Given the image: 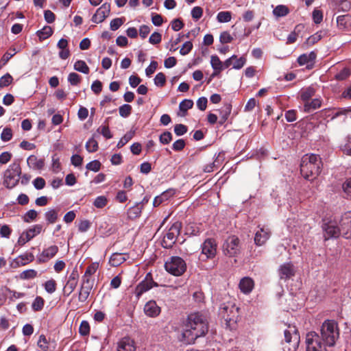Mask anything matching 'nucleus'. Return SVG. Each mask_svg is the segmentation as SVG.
I'll return each mask as SVG.
<instances>
[{
	"label": "nucleus",
	"mask_w": 351,
	"mask_h": 351,
	"mask_svg": "<svg viewBox=\"0 0 351 351\" xmlns=\"http://www.w3.org/2000/svg\"><path fill=\"white\" fill-rule=\"evenodd\" d=\"M144 312L146 315L156 317L160 313V307L154 300L147 302L144 306Z\"/></svg>",
	"instance_id": "4be33fe9"
},
{
	"label": "nucleus",
	"mask_w": 351,
	"mask_h": 351,
	"mask_svg": "<svg viewBox=\"0 0 351 351\" xmlns=\"http://www.w3.org/2000/svg\"><path fill=\"white\" fill-rule=\"evenodd\" d=\"M165 268L169 274L180 276L186 269L185 261L180 256H171L165 263Z\"/></svg>",
	"instance_id": "0eeeda50"
},
{
	"label": "nucleus",
	"mask_w": 351,
	"mask_h": 351,
	"mask_svg": "<svg viewBox=\"0 0 351 351\" xmlns=\"http://www.w3.org/2000/svg\"><path fill=\"white\" fill-rule=\"evenodd\" d=\"M300 98L304 102L309 101L315 95V89L312 86L302 88L300 90Z\"/></svg>",
	"instance_id": "c85d7f7f"
},
{
	"label": "nucleus",
	"mask_w": 351,
	"mask_h": 351,
	"mask_svg": "<svg viewBox=\"0 0 351 351\" xmlns=\"http://www.w3.org/2000/svg\"><path fill=\"white\" fill-rule=\"evenodd\" d=\"M125 18H116L110 21V27L112 31L117 30L124 23Z\"/></svg>",
	"instance_id": "a18cd8bd"
},
{
	"label": "nucleus",
	"mask_w": 351,
	"mask_h": 351,
	"mask_svg": "<svg viewBox=\"0 0 351 351\" xmlns=\"http://www.w3.org/2000/svg\"><path fill=\"white\" fill-rule=\"evenodd\" d=\"M90 289H88L87 287H80V291H79V296H78V300L80 302H85L89 295H90Z\"/></svg>",
	"instance_id": "09e8293b"
},
{
	"label": "nucleus",
	"mask_w": 351,
	"mask_h": 351,
	"mask_svg": "<svg viewBox=\"0 0 351 351\" xmlns=\"http://www.w3.org/2000/svg\"><path fill=\"white\" fill-rule=\"evenodd\" d=\"M38 346L43 351H47L49 348V343L44 335H41L39 337L38 341Z\"/></svg>",
	"instance_id": "052dcab7"
},
{
	"label": "nucleus",
	"mask_w": 351,
	"mask_h": 351,
	"mask_svg": "<svg viewBox=\"0 0 351 351\" xmlns=\"http://www.w3.org/2000/svg\"><path fill=\"white\" fill-rule=\"evenodd\" d=\"M82 81V77L76 73H71L68 75V82L72 86H77Z\"/></svg>",
	"instance_id": "a19ab883"
},
{
	"label": "nucleus",
	"mask_w": 351,
	"mask_h": 351,
	"mask_svg": "<svg viewBox=\"0 0 351 351\" xmlns=\"http://www.w3.org/2000/svg\"><path fill=\"white\" fill-rule=\"evenodd\" d=\"M58 250L59 248L56 245H51L44 249L43 252L37 256V263L38 264L47 263L56 255Z\"/></svg>",
	"instance_id": "dca6fc26"
},
{
	"label": "nucleus",
	"mask_w": 351,
	"mask_h": 351,
	"mask_svg": "<svg viewBox=\"0 0 351 351\" xmlns=\"http://www.w3.org/2000/svg\"><path fill=\"white\" fill-rule=\"evenodd\" d=\"M341 235L346 239H351V211L343 214L339 221Z\"/></svg>",
	"instance_id": "4468645a"
},
{
	"label": "nucleus",
	"mask_w": 351,
	"mask_h": 351,
	"mask_svg": "<svg viewBox=\"0 0 351 351\" xmlns=\"http://www.w3.org/2000/svg\"><path fill=\"white\" fill-rule=\"evenodd\" d=\"M233 37L228 32H223L219 36V40L222 44L230 43L232 41Z\"/></svg>",
	"instance_id": "13d9d810"
},
{
	"label": "nucleus",
	"mask_w": 351,
	"mask_h": 351,
	"mask_svg": "<svg viewBox=\"0 0 351 351\" xmlns=\"http://www.w3.org/2000/svg\"><path fill=\"white\" fill-rule=\"evenodd\" d=\"M157 286L158 284L153 280L152 274L149 273L146 275L145 280L136 286L135 289L136 295L139 298L145 292Z\"/></svg>",
	"instance_id": "ddd939ff"
},
{
	"label": "nucleus",
	"mask_w": 351,
	"mask_h": 351,
	"mask_svg": "<svg viewBox=\"0 0 351 351\" xmlns=\"http://www.w3.org/2000/svg\"><path fill=\"white\" fill-rule=\"evenodd\" d=\"M232 110V106L229 104H225L220 110V120L219 121V125H223L228 119Z\"/></svg>",
	"instance_id": "7c9ffc66"
},
{
	"label": "nucleus",
	"mask_w": 351,
	"mask_h": 351,
	"mask_svg": "<svg viewBox=\"0 0 351 351\" xmlns=\"http://www.w3.org/2000/svg\"><path fill=\"white\" fill-rule=\"evenodd\" d=\"M132 106L129 104H123L119 108L120 116L125 118L129 117L132 112Z\"/></svg>",
	"instance_id": "c03bdc74"
},
{
	"label": "nucleus",
	"mask_w": 351,
	"mask_h": 351,
	"mask_svg": "<svg viewBox=\"0 0 351 351\" xmlns=\"http://www.w3.org/2000/svg\"><path fill=\"white\" fill-rule=\"evenodd\" d=\"M129 258V254L124 253H114L110 258V263L113 267H117Z\"/></svg>",
	"instance_id": "a878e982"
},
{
	"label": "nucleus",
	"mask_w": 351,
	"mask_h": 351,
	"mask_svg": "<svg viewBox=\"0 0 351 351\" xmlns=\"http://www.w3.org/2000/svg\"><path fill=\"white\" fill-rule=\"evenodd\" d=\"M161 40L162 35L160 33L155 32L150 36L149 42L152 45H157L161 42Z\"/></svg>",
	"instance_id": "774afa93"
},
{
	"label": "nucleus",
	"mask_w": 351,
	"mask_h": 351,
	"mask_svg": "<svg viewBox=\"0 0 351 351\" xmlns=\"http://www.w3.org/2000/svg\"><path fill=\"white\" fill-rule=\"evenodd\" d=\"M98 148V143L94 138H90L86 143V149L88 152H95Z\"/></svg>",
	"instance_id": "ea45409f"
},
{
	"label": "nucleus",
	"mask_w": 351,
	"mask_h": 351,
	"mask_svg": "<svg viewBox=\"0 0 351 351\" xmlns=\"http://www.w3.org/2000/svg\"><path fill=\"white\" fill-rule=\"evenodd\" d=\"M193 106V101L191 99H184L180 103L179 108L180 110L184 112V114L187 112L188 110L192 108Z\"/></svg>",
	"instance_id": "58836bf2"
},
{
	"label": "nucleus",
	"mask_w": 351,
	"mask_h": 351,
	"mask_svg": "<svg viewBox=\"0 0 351 351\" xmlns=\"http://www.w3.org/2000/svg\"><path fill=\"white\" fill-rule=\"evenodd\" d=\"M21 160L16 159L10 165L3 173V185L8 189L15 187L20 180L21 175Z\"/></svg>",
	"instance_id": "39448f33"
},
{
	"label": "nucleus",
	"mask_w": 351,
	"mask_h": 351,
	"mask_svg": "<svg viewBox=\"0 0 351 351\" xmlns=\"http://www.w3.org/2000/svg\"><path fill=\"white\" fill-rule=\"evenodd\" d=\"M239 307L232 302L223 303L219 308V315L226 322L227 328L234 330L239 318Z\"/></svg>",
	"instance_id": "7ed1b4c3"
},
{
	"label": "nucleus",
	"mask_w": 351,
	"mask_h": 351,
	"mask_svg": "<svg viewBox=\"0 0 351 351\" xmlns=\"http://www.w3.org/2000/svg\"><path fill=\"white\" fill-rule=\"evenodd\" d=\"M12 138V130L10 128H5L1 134V138L3 141L7 142Z\"/></svg>",
	"instance_id": "4d7b16f0"
},
{
	"label": "nucleus",
	"mask_w": 351,
	"mask_h": 351,
	"mask_svg": "<svg viewBox=\"0 0 351 351\" xmlns=\"http://www.w3.org/2000/svg\"><path fill=\"white\" fill-rule=\"evenodd\" d=\"M223 250L226 255L232 257L239 252V239L234 236L229 237L223 245Z\"/></svg>",
	"instance_id": "f8f14e48"
},
{
	"label": "nucleus",
	"mask_w": 351,
	"mask_h": 351,
	"mask_svg": "<svg viewBox=\"0 0 351 351\" xmlns=\"http://www.w3.org/2000/svg\"><path fill=\"white\" fill-rule=\"evenodd\" d=\"M278 274L281 280H287L295 274L294 265L291 263H285L278 269Z\"/></svg>",
	"instance_id": "a211bd4d"
},
{
	"label": "nucleus",
	"mask_w": 351,
	"mask_h": 351,
	"mask_svg": "<svg viewBox=\"0 0 351 351\" xmlns=\"http://www.w3.org/2000/svg\"><path fill=\"white\" fill-rule=\"evenodd\" d=\"M305 342L306 351H327V346L322 343L320 337L314 331L306 335Z\"/></svg>",
	"instance_id": "1a4fd4ad"
},
{
	"label": "nucleus",
	"mask_w": 351,
	"mask_h": 351,
	"mask_svg": "<svg viewBox=\"0 0 351 351\" xmlns=\"http://www.w3.org/2000/svg\"><path fill=\"white\" fill-rule=\"evenodd\" d=\"M312 16L314 23L316 24H319L323 20L322 12L317 9L313 10Z\"/></svg>",
	"instance_id": "338daca9"
},
{
	"label": "nucleus",
	"mask_w": 351,
	"mask_h": 351,
	"mask_svg": "<svg viewBox=\"0 0 351 351\" xmlns=\"http://www.w3.org/2000/svg\"><path fill=\"white\" fill-rule=\"evenodd\" d=\"M284 351H296L300 343V337L295 326L289 325L284 331Z\"/></svg>",
	"instance_id": "423d86ee"
},
{
	"label": "nucleus",
	"mask_w": 351,
	"mask_h": 351,
	"mask_svg": "<svg viewBox=\"0 0 351 351\" xmlns=\"http://www.w3.org/2000/svg\"><path fill=\"white\" fill-rule=\"evenodd\" d=\"M143 210V206L141 204H136L134 206L130 207L127 212V215L129 219H135L138 218Z\"/></svg>",
	"instance_id": "cd10ccee"
},
{
	"label": "nucleus",
	"mask_w": 351,
	"mask_h": 351,
	"mask_svg": "<svg viewBox=\"0 0 351 351\" xmlns=\"http://www.w3.org/2000/svg\"><path fill=\"white\" fill-rule=\"evenodd\" d=\"M160 142L163 145L169 144L172 140V134L170 132L165 131L159 137Z\"/></svg>",
	"instance_id": "5fc2aeb1"
},
{
	"label": "nucleus",
	"mask_w": 351,
	"mask_h": 351,
	"mask_svg": "<svg viewBox=\"0 0 351 351\" xmlns=\"http://www.w3.org/2000/svg\"><path fill=\"white\" fill-rule=\"evenodd\" d=\"M322 106V99L319 98L313 99L308 101L304 104V110L305 112H309L311 110H316Z\"/></svg>",
	"instance_id": "c756f323"
},
{
	"label": "nucleus",
	"mask_w": 351,
	"mask_h": 351,
	"mask_svg": "<svg viewBox=\"0 0 351 351\" xmlns=\"http://www.w3.org/2000/svg\"><path fill=\"white\" fill-rule=\"evenodd\" d=\"M34 258V256L32 253L26 252L23 254L19 255L14 259L12 266L15 268L20 266H24L27 263L33 262Z\"/></svg>",
	"instance_id": "aec40b11"
},
{
	"label": "nucleus",
	"mask_w": 351,
	"mask_h": 351,
	"mask_svg": "<svg viewBox=\"0 0 351 351\" xmlns=\"http://www.w3.org/2000/svg\"><path fill=\"white\" fill-rule=\"evenodd\" d=\"M45 217L49 223H54L58 219V211L51 209L45 213Z\"/></svg>",
	"instance_id": "4c0bfd02"
},
{
	"label": "nucleus",
	"mask_w": 351,
	"mask_h": 351,
	"mask_svg": "<svg viewBox=\"0 0 351 351\" xmlns=\"http://www.w3.org/2000/svg\"><path fill=\"white\" fill-rule=\"evenodd\" d=\"M210 64L215 71L221 72L223 70V62L220 60L218 56H212L210 58Z\"/></svg>",
	"instance_id": "f704fd0d"
},
{
	"label": "nucleus",
	"mask_w": 351,
	"mask_h": 351,
	"mask_svg": "<svg viewBox=\"0 0 351 351\" xmlns=\"http://www.w3.org/2000/svg\"><path fill=\"white\" fill-rule=\"evenodd\" d=\"M239 287L242 293L247 294L252 291L254 287V282L251 278L244 277L240 280Z\"/></svg>",
	"instance_id": "b1692460"
},
{
	"label": "nucleus",
	"mask_w": 351,
	"mask_h": 351,
	"mask_svg": "<svg viewBox=\"0 0 351 351\" xmlns=\"http://www.w3.org/2000/svg\"><path fill=\"white\" fill-rule=\"evenodd\" d=\"M117 351H136V346L134 340L130 337L121 339L117 345Z\"/></svg>",
	"instance_id": "5701e85b"
},
{
	"label": "nucleus",
	"mask_w": 351,
	"mask_h": 351,
	"mask_svg": "<svg viewBox=\"0 0 351 351\" xmlns=\"http://www.w3.org/2000/svg\"><path fill=\"white\" fill-rule=\"evenodd\" d=\"M13 78L10 74L6 73L0 78V88L8 86L12 82Z\"/></svg>",
	"instance_id": "864d4df0"
},
{
	"label": "nucleus",
	"mask_w": 351,
	"mask_h": 351,
	"mask_svg": "<svg viewBox=\"0 0 351 351\" xmlns=\"http://www.w3.org/2000/svg\"><path fill=\"white\" fill-rule=\"evenodd\" d=\"M74 69L84 74H88L90 71L89 67L84 60L76 61L74 64Z\"/></svg>",
	"instance_id": "473e14b6"
},
{
	"label": "nucleus",
	"mask_w": 351,
	"mask_h": 351,
	"mask_svg": "<svg viewBox=\"0 0 351 351\" xmlns=\"http://www.w3.org/2000/svg\"><path fill=\"white\" fill-rule=\"evenodd\" d=\"M79 279V274L76 268H75L69 276V279L64 288V293L69 295L76 288Z\"/></svg>",
	"instance_id": "6ab92c4d"
},
{
	"label": "nucleus",
	"mask_w": 351,
	"mask_h": 351,
	"mask_svg": "<svg viewBox=\"0 0 351 351\" xmlns=\"http://www.w3.org/2000/svg\"><path fill=\"white\" fill-rule=\"evenodd\" d=\"M192 43L191 41H186L182 45L180 50V53L182 56L187 55L192 50Z\"/></svg>",
	"instance_id": "bf43d9fd"
},
{
	"label": "nucleus",
	"mask_w": 351,
	"mask_h": 351,
	"mask_svg": "<svg viewBox=\"0 0 351 351\" xmlns=\"http://www.w3.org/2000/svg\"><path fill=\"white\" fill-rule=\"evenodd\" d=\"M27 165L34 169H42L45 166V160L43 158H38L34 155H31L27 160Z\"/></svg>",
	"instance_id": "393cba45"
},
{
	"label": "nucleus",
	"mask_w": 351,
	"mask_h": 351,
	"mask_svg": "<svg viewBox=\"0 0 351 351\" xmlns=\"http://www.w3.org/2000/svg\"><path fill=\"white\" fill-rule=\"evenodd\" d=\"M217 21L220 23H227L231 20V13L230 12H220L217 16Z\"/></svg>",
	"instance_id": "8fccbe9b"
},
{
	"label": "nucleus",
	"mask_w": 351,
	"mask_h": 351,
	"mask_svg": "<svg viewBox=\"0 0 351 351\" xmlns=\"http://www.w3.org/2000/svg\"><path fill=\"white\" fill-rule=\"evenodd\" d=\"M110 12V4L108 3L102 4L93 16L92 21L95 23L103 22L108 16Z\"/></svg>",
	"instance_id": "f3484780"
},
{
	"label": "nucleus",
	"mask_w": 351,
	"mask_h": 351,
	"mask_svg": "<svg viewBox=\"0 0 351 351\" xmlns=\"http://www.w3.org/2000/svg\"><path fill=\"white\" fill-rule=\"evenodd\" d=\"M202 253L206 258H213L217 253V243L213 239H207L202 245Z\"/></svg>",
	"instance_id": "2eb2a0df"
},
{
	"label": "nucleus",
	"mask_w": 351,
	"mask_h": 351,
	"mask_svg": "<svg viewBox=\"0 0 351 351\" xmlns=\"http://www.w3.org/2000/svg\"><path fill=\"white\" fill-rule=\"evenodd\" d=\"M38 213L36 210L32 209L28 210L23 217V219L25 223H29L36 219Z\"/></svg>",
	"instance_id": "79ce46f5"
},
{
	"label": "nucleus",
	"mask_w": 351,
	"mask_h": 351,
	"mask_svg": "<svg viewBox=\"0 0 351 351\" xmlns=\"http://www.w3.org/2000/svg\"><path fill=\"white\" fill-rule=\"evenodd\" d=\"M80 333L83 335H87L90 332V326L88 322L82 321L79 328Z\"/></svg>",
	"instance_id": "0e129e2a"
},
{
	"label": "nucleus",
	"mask_w": 351,
	"mask_h": 351,
	"mask_svg": "<svg viewBox=\"0 0 351 351\" xmlns=\"http://www.w3.org/2000/svg\"><path fill=\"white\" fill-rule=\"evenodd\" d=\"M187 127L183 124H176L174 126V132L177 136H182L187 132Z\"/></svg>",
	"instance_id": "680f3d73"
},
{
	"label": "nucleus",
	"mask_w": 351,
	"mask_h": 351,
	"mask_svg": "<svg viewBox=\"0 0 351 351\" xmlns=\"http://www.w3.org/2000/svg\"><path fill=\"white\" fill-rule=\"evenodd\" d=\"M107 203H108L107 198L104 195H101V196L97 197L95 199V201L93 202V205L97 208H103L104 207H105L106 206Z\"/></svg>",
	"instance_id": "de8ad7c7"
},
{
	"label": "nucleus",
	"mask_w": 351,
	"mask_h": 351,
	"mask_svg": "<svg viewBox=\"0 0 351 351\" xmlns=\"http://www.w3.org/2000/svg\"><path fill=\"white\" fill-rule=\"evenodd\" d=\"M339 330L334 320H326L321 327V339L327 346H333L339 338Z\"/></svg>",
	"instance_id": "20e7f679"
},
{
	"label": "nucleus",
	"mask_w": 351,
	"mask_h": 351,
	"mask_svg": "<svg viewBox=\"0 0 351 351\" xmlns=\"http://www.w3.org/2000/svg\"><path fill=\"white\" fill-rule=\"evenodd\" d=\"M270 234L271 232L269 229L265 228L263 227L261 228L260 230L255 233V244L258 246H261L264 245L270 237Z\"/></svg>",
	"instance_id": "412c9836"
},
{
	"label": "nucleus",
	"mask_w": 351,
	"mask_h": 351,
	"mask_svg": "<svg viewBox=\"0 0 351 351\" xmlns=\"http://www.w3.org/2000/svg\"><path fill=\"white\" fill-rule=\"evenodd\" d=\"M37 36L40 40H45L50 37L53 34V29L50 26H45L40 30L37 32Z\"/></svg>",
	"instance_id": "2f4dec72"
},
{
	"label": "nucleus",
	"mask_w": 351,
	"mask_h": 351,
	"mask_svg": "<svg viewBox=\"0 0 351 351\" xmlns=\"http://www.w3.org/2000/svg\"><path fill=\"white\" fill-rule=\"evenodd\" d=\"M316 56L317 55L314 51H311L308 54L304 53L298 57V62L300 65H304L309 62L313 64L316 59Z\"/></svg>",
	"instance_id": "bb28decb"
},
{
	"label": "nucleus",
	"mask_w": 351,
	"mask_h": 351,
	"mask_svg": "<svg viewBox=\"0 0 351 351\" xmlns=\"http://www.w3.org/2000/svg\"><path fill=\"white\" fill-rule=\"evenodd\" d=\"M166 83V77L163 73H158L154 78V84L156 86L162 87Z\"/></svg>",
	"instance_id": "3c124183"
},
{
	"label": "nucleus",
	"mask_w": 351,
	"mask_h": 351,
	"mask_svg": "<svg viewBox=\"0 0 351 351\" xmlns=\"http://www.w3.org/2000/svg\"><path fill=\"white\" fill-rule=\"evenodd\" d=\"M322 163L317 154H305L301 159L300 173L306 180H313L321 172Z\"/></svg>",
	"instance_id": "f03ea898"
},
{
	"label": "nucleus",
	"mask_w": 351,
	"mask_h": 351,
	"mask_svg": "<svg viewBox=\"0 0 351 351\" xmlns=\"http://www.w3.org/2000/svg\"><path fill=\"white\" fill-rule=\"evenodd\" d=\"M289 12L288 8L283 5H277L273 10L274 14L278 17L286 16Z\"/></svg>",
	"instance_id": "c9c22d12"
},
{
	"label": "nucleus",
	"mask_w": 351,
	"mask_h": 351,
	"mask_svg": "<svg viewBox=\"0 0 351 351\" xmlns=\"http://www.w3.org/2000/svg\"><path fill=\"white\" fill-rule=\"evenodd\" d=\"M37 271L34 269H27L20 274V278L24 280L32 279L37 276Z\"/></svg>",
	"instance_id": "49530a36"
},
{
	"label": "nucleus",
	"mask_w": 351,
	"mask_h": 351,
	"mask_svg": "<svg viewBox=\"0 0 351 351\" xmlns=\"http://www.w3.org/2000/svg\"><path fill=\"white\" fill-rule=\"evenodd\" d=\"M203 14V10L201 7L195 6L191 10V16L195 21L199 20Z\"/></svg>",
	"instance_id": "e2e57ef3"
},
{
	"label": "nucleus",
	"mask_w": 351,
	"mask_h": 351,
	"mask_svg": "<svg viewBox=\"0 0 351 351\" xmlns=\"http://www.w3.org/2000/svg\"><path fill=\"white\" fill-rule=\"evenodd\" d=\"M208 331V322L206 317L197 312L188 315L185 329L182 332V341L186 344H192Z\"/></svg>",
	"instance_id": "f257e3e1"
},
{
	"label": "nucleus",
	"mask_w": 351,
	"mask_h": 351,
	"mask_svg": "<svg viewBox=\"0 0 351 351\" xmlns=\"http://www.w3.org/2000/svg\"><path fill=\"white\" fill-rule=\"evenodd\" d=\"M182 224L179 221L173 223L165 234L162 246L164 248L170 249L176 243L177 237L180 233Z\"/></svg>",
	"instance_id": "6e6552de"
},
{
	"label": "nucleus",
	"mask_w": 351,
	"mask_h": 351,
	"mask_svg": "<svg viewBox=\"0 0 351 351\" xmlns=\"http://www.w3.org/2000/svg\"><path fill=\"white\" fill-rule=\"evenodd\" d=\"M101 166V162L97 160H93V161L88 162L86 165V168L88 170L97 172L100 170Z\"/></svg>",
	"instance_id": "603ef678"
},
{
	"label": "nucleus",
	"mask_w": 351,
	"mask_h": 351,
	"mask_svg": "<svg viewBox=\"0 0 351 351\" xmlns=\"http://www.w3.org/2000/svg\"><path fill=\"white\" fill-rule=\"evenodd\" d=\"M45 300L40 296H37L32 304V308L34 311H40L43 308Z\"/></svg>",
	"instance_id": "e433bc0d"
},
{
	"label": "nucleus",
	"mask_w": 351,
	"mask_h": 351,
	"mask_svg": "<svg viewBox=\"0 0 351 351\" xmlns=\"http://www.w3.org/2000/svg\"><path fill=\"white\" fill-rule=\"evenodd\" d=\"M56 282L53 279L49 280L45 282L44 287L45 291L49 293H53L56 290Z\"/></svg>",
	"instance_id": "37998d69"
},
{
	"label": "nucleus",
	"mask_w": 351,
	"mask_h": 351,
	"mask_svg": "<svg viewBox=\"0 0 351 351\" xmlns=\"http://www.w3.org/2000/svg\"><path fill=\"white\" fill-rule=\"evenodd\" d=\"M16 53L15 48H10L9 51L5 53L0 60V66H3L7 64L11 58Z\"/></svg>",
	"instance_id": "72a5a7b5"
},
{
	"label": "nucleus",
	"mask_w": 351,
	"mask_h": 351,
	"mask_svg": "<svg viewBox=\"0 0 351 351\" xmlns=\"http://www.w3.org/2000/svg\"><path fill=\"white\" fill-rule=\"evenodd\" d=\"M97 132L99 133H100L101 134H102L107 139H110V138H112V134L110 131L109 127L107 124L100 126L97 129Z\"/></svg>",
	"instance_id": "6e6d98bb"
},
{
	"label": "nucleus",
	"mask_w": 351,
	"mask_h": 351,
	"mask_svg": "<svg viewBox=\"0 0 351 351\" xmlns=\"http://www.w3.org/2000/svg\"><path fill=\"white\" fill-rule=\"evenodd\" d=\"M43 226L40 224H36L28 228L21 234L17 241V244L20 246L24 245L27 242L39 234L41 232Z\"/></svg>",
	"instance_id": "9b49d317"
},
{
	"label": "nucleus",
	"mask_w": 351,
	"mask_h": 351,
	"mask_svg": "<svg viewBox=\"0 0 351 351\" xmlns=\"http://www.w3.org/2000/svg\"><path fill=\"white\" fill-rule=\"evenodd\" d=\"M322 229L325 240L337 238L341 234L340 227L337 225L335 221L331 220L326 221L324 219L322 224Z\"/></svg>",
	"instance_id": "9d476101"
},
{
	"label": "nucleus",
	"mask_w": 351,
	"mask_h": 351,
	"mask_svg": "<svg viewBox=\"0 0 351 351\" xmlns=\"http://www.w3.org/2000/svg\"><path fill=\"white\" fill-rule=\"evenodd\" d=\"M246 62V58L244 57H241L238 58L237 57V59H234L232 62V67L235 69H241L244 64Z\"/></svg>",
	"instance_id": "69168bd1"
}]
</instances>
